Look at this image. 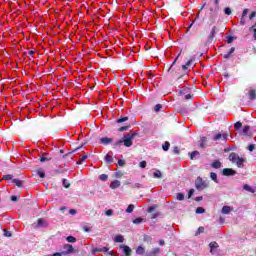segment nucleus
<instances>
[{"instance_id":"1","label":"nucleus","mask_w":256,"mask_h":256,"mask_svg":"<svg viewBox=\"0 0 256 256\" xmlns=\"http://www.w3.org/2000/svg\"><path fill=\"white\" fill-rule=\"evenodd\" d=\"M228 159L231 161V163H234L237 167H239V169H243V167H245V158L239 157V154L235 152L230 153Z\"/></svg>"},{"instance_id":"2","label":"nucleus","mask_w":256,"mask_h":256,"mask_svg":"<svg viewBox=\"0 0 256 256\" xmlns=\"http://www.w3.org/2000/svg\"><path fill=\"white\" fill-rule=\"evenodd\" d=\"M139 135V132H129L128 134H125L121 139H122V144L126 147H132L133 146V140L135 137Z\"/></svg>"},{"instance_id":"3","label":"nucleus","mask_w":256,"mask_h":256,"mask_svg":"<svg viewBox=\"0 0 256 256\" xmlns=\"http://www.w3.org/2000/svg\"><path fill=\"white\" fill-rule=\"evenodd\" d=\"M195 187L198 191H203V189H207L208 185L205 181H203V178L197 177L195 181Z\"/></svg>"},{"instance_id":"4","label":"nucleus","mask_w":256,"mask_h":256,"mask_svg":"<svg viewBox=\"0 0 256 256\" xmlns=\"http://www.w3.org/2000/svg\"><path fill=\"white\" fill-rule=\"evenodd\" d=\"M63 249H64V251H62V253L64 255H69L70 253H75V248H73V245H71V244H65L63 246Z\"/></svg>"},{"instance_id":"5","label":"nucleus","mask_w":256,"mask_h":256,"mask_svg":"<svg viewBox=\"0 0 256 256\" xmlns=\"http://www.w3.org/2000/svg\"><path fill=\"white\" fill-rule=\"evenodd\" d=\"M222 175H224V177H231L233 175H237V171L233 170L232 168H224Z\"/></svg>"},{"instance_id":"6","label":"nucleus","mask_w":256,"mask_h":256,"mask_svg":"<svg viewBox=\"0 0 256 256\" xmlns=\"http://www.w3.org/2000/svg\"><path fill=\"white\" fill-rule=\"evenodd\" d=\"M215 35H217V26H214L210 32V34L208 35V42L211 43V41H213V39H215Z\"/></svg>"},{"instance_id":"7","label":"nucleus","mask_w":256,"mask_h":256,"mask_svg":"<svg viewBox=\"0 0 256 256\" xmlns=\"http://www.w3.org/2000/svg\"><path fill=\"white\" fill-rule=\"evenodd\" d=\"M120 248L123 249V253L125 256H131V253H132L131 247L127 245H121Z\"/></svg>"},{"instance_id":"8","label":"nucleus","mask_w":256,"mask_h":256,"mask_svg":"<svg viewBox=\"0 0 256 256\" xmlns=\"http://www.w3.org/2000/svg\"><path fill=\"white\" fill-rule=\"evenodd\" d=\"M100 143L102 145H109V144L113 143V138H109V137L100 138Z\"/></svg>"},{"instance_id":"9","label":"nucleus","mask_w":256,"mask_h":256,"mask_svg":"<svg viewBox=\"0 0 256 256\" xmlns=\"http://www.w3.org/2000/svg\"><path fill=\"white\" fill-rule=\"evenodd\" d=\"M34 229H39V227H45V220L39 218L36 224H33Z\"/></svg>"},{"instance_id":"10","label":"nucleus","mask_w":256,"mask_h":256,"mask_svg":"<svg viewBox=\"0 0 256 256\" xmlns=\"http://www.w3.org/2000/svg\"><path fill=\"white\" fill-rule=\"evenodd\" d=\"M234 53H235V47H232V48L229 49L228 52H226V53L223 55V58H224V59H230Z\"/></svg>"},{"instance_id":"11","label":"nucleus","mask_w":256,"mask_h":256,"mask_svg":"<svg viewBox=\"0 0 256 256\" xmlns=\"http://www.w3.org/2000/svg\"><path fill=\"white\" fill-rule=\"evenodd\" d=\"M220 139L227 141V134H216L213 138V141H219Z\"/></svg>"},{"instance_id":"12","label":"nucleus","mask_w":256,"mask_h":256,"mask_svg":"<svg viewBox=\"0 0 256 256\" xmlns=\"http://www.w3.org/2000/svg\"><path fill=\"white\" fill-rule=\"evenodd\" d=\"M109 251L108 247H102V248H94L92 250L93 255H95V253H99V252H104L107 253Z\"/></svg>"},{"instance_id":"13","label":"nucleus","mask_w":256,"mask_h":256,"mask_svg":"<svg viewBox=\"0 0 256 256\" xmlns=\"http://www.w3.org/2000/svg\"><path fill=\"white\" fill-rule=\"evenodd\" d=\"M233 211V208L231 206H223L222 207V213L223 215H229Z\"/></svg>"},{"instance_id":"14","label":"nucleus","mask_w":256,"mask_h":256,"mask_svg":"<svg viewBox=\"0 0 256 256\" xmlns=\"http://www.w3.org/2000/svg\"><path fill=\"white\" fill-rule=\"evenodd\" d=\"M256 99V90L255 89H251L249 91V100L250 101H255Z\"/></svg>"},{"instance_id":"15","label":"nucleus","mask_w":256,"mask_h":256,"mask_svg":"<svg viewBox=\"0 0 256 256\" xmlns=\"http://www.w3.org/2000/svg\"><path fill=\"white\" fill-rule=\"evenodd\" d=\"M110 187L112 189H118V187H121V182L119 180H115L111 182Z\"/></svg>"},{"instance_id":"16","label":"nucleus","mask_w":256,"mask_h":256,"mask_svg":"<svg viewBox=\"0 0 256 256\" xmlns=\"http://www.w3.org/2000/svg\"><path fill=\"white\" fill-rule=\"evenodd\" d=\"M211 167L213 169H221V161L219 160H216L214 162L211 163Z\"/></svg>"},{"instance_id":"17","label":"nucleus","mask_w":256,"mask_h":256,"mask_svg":"<svg viewBox=\"0 0 256 256\" xmlns=\"http://www.w3.org/2000/svg\"><path fill=\"white\" fill-rule=\"evenodd\" d=\"M136 254H137V255H145V248L142 247V246H138V247L136 248Z\"/></svg>"},{"instance_id":"18","label":"nucleus","mask_w":256,"mask_h":256,"mask_svg":"<svg viewBox=\"0 0 256 256\" xmlns=\"http://www.w3.org/2000/svg\"><path fill=\"white\" fill-rule=\"evenodd\" d=\"M209 247H210V251H211V253H213V251H214V249H218L219 248V244L217 243V242H211L210 244H209Z\"/></svg>"},{"instance_id":"19","label":"nucleus","mask_w":256,"mask_h":256,"mask_svg":"<svg viewBox=\"0 0 256 256\" xmlns=\"http://www.w3.org/2000/svg\"><path fill=\"white\" fill-rule=\"evenodd\" d=\"M161 250L159 249V248H154V250L153 251H151V252H149L148 254H147V256H157V255H159V252H160Z\"/></svg>"},{"instance_id":"20","label":"nucleus","mask_w":256,"mask_h":256,"mask_svg":"<svg viewBox=\"0 0 256 256\" xmlns=\"http://www.w3.org/2000/svg\"><path fill=\"white\" fill-rule=\"evenodd\" d=\"M12 183H14L16 185V187H23V181L19 180V179H12Z\"/></svg>"},{"instance_id":"21","label":"nucleus","mask_w":256,"mask_h":256,"mask_svg":"<svg viewBox=\"0 0 256 256\" xmlns=\"http://www.w3.org/2000/svg\"><path fill=\"white\" fill-rule=\"evenodd\" d=\"M243 189L245 191H248V193H255V189H253L251 186H249L248 184H244Z\"/></svg>"},{"instance_id":"22","label":"nucleus","mask_w":256,"mask_h":256,"mask_svg":"<svg viewBox=\"0 0 256 256\" xmlns=\"http://www.w3.org/2000/svg\"><path fill=\"white\" fill-rule=\"evenodd\" d=\"M36 173L41 179H45V171H43L42 168L37 169Z\"/></svg>"},{"instance_id":"23","label":"nucleus","mask_w":256,"mask_h":256,"mask_svg":"<svg viewBox=\"0 0 256 256\" xmlns=\"http://www.w3.org/2000/svg\"><path fill=\"white\" fill-rule=\"evenodd\" d=\"M134 225H141V223H145V219L139 217L133 220Z\"/></svg>"},{"instance_id":"24","label":"nucleus","mask_w":256,"mask_h":256,"mask_svg":"<svg viewBox=\"0 0 256 256\" xmlns=\"http://www.w3.org/2000/svg\"><path fill=\"white\" fill-rule=\"evenodd\" d=\"M104 159H105L106 163H108V165H111V163H113V156H111L109 154H107Z\"/></svg>"},{"instance_id":"25","label":"nucleus","mask_w":256,"mask_h":256,"mask_svg":"<svg viewBox=\"0 0 256 256\" xmlns=\"http://www.w3.org/2000/svg\"><path fill=\"white\" fill-rule=\"evenodd\" d=\"M153 177L155 179H161V177H163V174L159 171V170H156L154 173H153Z\"/></svg>"},{"instance_id":"26","label":"nucleus","mask_w":256,"mask_h":256,"mask_svg":"<svg viewBox=\"0 0 256 256\" xmlns=\"http://www.w3.org/2000/svg\"><path fill=\"white\" fill-rule=\"evenodd\" d=\"M171 147V143H169V141H166L163 145H162V149L163 151H169V148Z\"/></svg>"},{"instance_id":"27","label":"nucleus","mask_w":256,"mask_h":256,"mask_svg":"<svg viewBox=\"0 0 256 256\" xmlns=\"http://www.w3.org/2000/svg\"><path fill=\"white\" fill-rule=\"evenodd\" d=\"M201 233H205V227H203V226H200V227L198 228V230H197L196 233H195V237L201 235Z\"/></svg>"},{"instance_id":"28","label":"nucleus","mask_w":256,"mask_h":256,"mask_svg":"<svg viewBox=\"0 0 256 256\" xmlns=\"http://www.w3.org/2000/svg\"><path fill=\"white\" fill-rule=\"evenodd\" d=\"M251 129V127L249 126H244L241 132V135H247L249 133V130Z\"/></svg>"},{"instance_id":"29","label":"nucleus","mask_w":256,"mask_h":256,"mask_svg":"<svg viewBox=\"0 0 256 256\" xmlns=\"http://www.w3.org/2000/svg\"><path fill=\"white\" fill-rule=\"evenodd\" d=\"M123 241H125V238H123L122 235H117V236L115 237V242H116V243H123Z\"/></svg>"},{"instance_id":"30","label":"nucleus","mask_w":256,"mask_h":256,"mask_svg":"<svg viewBox=\"0 0 256 256\" xmlns=\"http://www.w3.org/2000/svg\"><path fill=\"white\" fill-rule=\"evenodd\" d=\"M66 241H68V243H76L77 242V238H75L74 236H68L66 238Z\"/></svg>"},{"instance_id":"31","label":"nucleus","mask_w":256,"mask_h":256,"mask_svg":"<svg viewBox=\"0 0 256 256\" xmlns=\"http://www.w3.org/2000/svg\"><path fill=\"white\" fill-rule=\"evenodd\" d=\"M180 56H181V53H179L178 56L175 58V60L172 62L171 66L168 69V73H171V69H173V65L177 63V59H179Z\"/></svg>"},{"instance_id":"32","label":"nucleus","mask_w":256,"mask_h":256,"mask_svg":"<svg viewBox=\"0 0 256 256\" xmlns=\"http://www.w3.org/2000/svg\"><path fill=\"white\" fill-rule=\"evenodd\" d=\"M210 178H211L212 181H214L215 183H218L217 174H216L215 172H211V173H210Z\"/></svg>"},{"instance_id":"33","label":"nucleus","mask_w":256,"mask_h":256,"mask_svg":"<svg viewBox=\"0 0 256 256\" xmlns=\"http://www.w3.org/2000/svg\"><path fill=\"white\" fill-rule=\"evenodd\" d=\"M243 127V124L241 123V122H236L235 124H234V129L236 130V131H239V129H241Z\"/></svg>"},{"instance_id":"34","label":"nucleus","mask_w":256,"mask_h":256,"mask_svg":"<svg viewBox=\"0 0 256 256\" xmlns=\"http://www.w3.org/2000/svg\"><path fill=\"white\" fill-rule=\"evenodd\" d=\"M129 127H131V125H127V126H122L118 129V131L120 133H123V131H129Z\"/></svg>"},{"instance_id":"35","label":"nucleus","mask_w":256,"mask_h":256,"mask_svg":"<svg viewBox=\"0 0 256 256\" xmlns=\"http://www.w3.org/2000/svg\"><path fill=\"white\" fill-rule=\"evenodd\" d=\"M197 155H199V151H193L190 153V159L191 161H193V159H195V157H197Z\"/></svg>"},{"instance_id":"36","label":"nucleus","mask_w":256,"mask_h":256,"mask_svg":"<svg viewBox=\"0 0 256 256\" xmlns=\"http://www.w3.org/2000/svg\"><path fill=\"white\" fill-rule=\"evenodd\" d=\"M86 160H87V155L80 157V159L77 161V165H81Z\"/></svg>"},{"instance_id":"37","label":"nucleus","mask_w":256,"mask_h":256,"mask_svg":"<svg viewBox=\"0 0 256 256\" xmlns=\"http://www.w3.org/2000/svg\"><path fill=\"white\" fill-rule=\"evenodd\" d=\"M135 209V205L130 204L126 209V213H131Z\"/></svg>"},{"instance_id":"38","label":"nucleus","mask_w":256,"mask_h":256,"mask_svg":"<svg viewBox=\"0 0 256 256\" xmlns=\"http://www.w3.org/2000/svg\"><path fill=\"white\" fill-rule=\"evenodd\" d=\"M100 181H107L109 179V176L107 174H101L99 176Z\"/></svg>"},{"instance_id":"39","label":"nucleus","mask_w":256,"mask_h":256,"mask_svg":"<svg viewBox=\"0 0 256 256\" xmlns=\"http://www.w3.org/2000/svg\"><path fill=\"white\" fill-rule=\"evenodd\" d=\"M125 121H129V117L125 116L123 118H120L116 120V123H125Z\"/></svg>"},{"instance_id":"40","label":"nucleus","mask_w":256,"mask_h":256,"mask_svg":"<svg viewBox=\"0 0 256 256\" xmlns=\"http://www.w3.org/2000/svg\"><path fill=\"white\" fill-rule=\"evenodd\" d=\"M161 109H163V105H161V104H156L154 107V111H156V113H159V111H161Z\"/></svg>"},{"instance_id":"41","label":"nucleus","mask_w":256,"mask_h":256,"mask_svg":"<svg viewBox=\"0 0 256 256\" xmlns=\"http://www.w3.org/2000/svg\"><path fill=\"white\" fill-rule=\"evenodd\" d=\"M177 200H178V201H184V200H185V194H183V193H178V194H177Z\"/></svg>"},{"instance_id":"42","label":"nucleus","mask_w":256,"mask_h":256,"mask_svg":"<svg viewBox=\"0 0 256 256\" xmlns=\"http://www.w3.org/2000/svg\"><path fill=\"white\" fill-rule=\"evenodd\" d=\"M206 141H207V138H205V137H203V138L201 139V142H200V147H201V149H205V143H206Z\"/></svg>"},{"instance_id":"43","label":"nucleus","mask_w":256,"mask_h":256,"mask_svg":"<svg viewBox=\"0 0 256 256\" xmlns=\"http://www.w3.org/2000/svg\"><path fill=\"white\" fill-rule=\"evenodd\" d=\"M196 213H197L198 215H202V213H205V210H204L203 207H198V208H196Z\"/></svg>"},{"instance_id":"44","label":"nucleus","mask_w":256,"mask_h":256,"mask_svg":"<svg viewBox=\"0 0 256 256\" xmlns=\"http://www.w3.org/2000/svg\"><path fill=\"white\" fill-rule=\"evenodd\" d=\"M63 187H65V189H69V187H71V184L67 182V179H63Z\"/></svg>"},{"instance_id":"45","label":"nucleus","mask_w":256,"mask_h":256,"mask_svg":"<svg viewBox=\"0 0 256 256\" xmlns=\"http://www.w3.org/2000/svg\"><path fill=\"white\" fill-rule=\"evenodd\" d=\"M3 179H4L5 181H11V179H13V175H11V174L4 175V176H3Z\"/></svg>"},{"instance_id":"46","label":"nucleus","mask_w":256,"mask_h":256,"mask_svg":"<svg viewBox=\"0 0 256 256\" xmlns=\"http://www.w3.org/2000/svg\"><path fill=\"white\" fill-rule=\"evenodd\" d=\"M172 152H173L174 155H179V153H180L179 147L175 146L173 148Z\"/></svg>"},{"instance_id":"47","label":"nucleus","mask_w":256,"mask_h":256,"mask_svg":"<svg viewBox=\"0 0 256 256\" xmlns=\"http://www.w3.org/2000/svg\"><path fill=\"white\" fill-rule=\"evenodd\" d=\"M139 167H141L142 169H145V167H147V161L143 160L140 162Z\"/></svg>"},{"instance_id":"48","label":"nucleus","mask_w":256,"mask_h":256,"mask_svg":"<svg viewBox=\"0 0 256 256\" xmlns=\"http://www.w3.org/2000/svg\"><path fill=\"white\" fill-rule=\"evenodd\" d=\"M121 145H123V140H122V138H121L119 141H117V142L114 143V147H121Z\"/></svg>"},{"instance_id":"49","label":"nucleus","mask_w":256,"mask_h":256,"mask_svg":"<svg viewBox=\"0 0 256 256\" xmlns=\"http://www.w3.org/2000/svg\"><path fill=\"white\" fill-rule=\"evenodd\" d=\"M249 31H250V32L253 31V33H254L253 38H254V40L256 41V28L250 27V28H249Z\"/></svg>"},{"instance_id":"50","label":"nucleus","mask_w":256,"mask_h":256,"mask_svg":"<svg viewBox=\"0 0 256 256\" xmlns=\"http://www.w3.org/2000/svg\"><path fill=\"white\" fill-rule=\"evenodd\" d=\"M233 41H235V37H233V36H228V38H227V43H228V44H231V43H233Z\"/></svg>"},{"instance_id":"51","label":"nucleus","mask_w":256,"mask_h":256,"mask_svg":"<svg viewBox=\"0 0 256 256\" xmlns=\"http://www.w3.org/2000/svg\"><path fill=\"white\" fill-rule=\"evenodd\" d=\"M142 187L141 183H135L132 185V189H140Z\"/></svg>"},{"instance_id":"52","label":"nucleus","mask_w":256,"mask_h":256,"mask_svg":"<svg viewBox=\"0 0 256 256\" xmlns=\"http://www.w3.org/2000/svg\"><path fill=\"white\" fill-rule=\"evenodd\" d=\"M193 193H195V189H190L188 192V198L191 199V197H193Z\"/></svg>"},{"instance_id":"53","label":"nucleus","mask_w":256,"mask_h":256,"mask_svg":"<svg viewBox=\"0 0 256 256\" xmlns=\"http://www.w3.org/2000/svg\"><path fill=\"white\" fill-rule=\"evenodd\" d=\"M224 13H225V15H231V8L226 7V8L224 9Z\"/></svg>"},{"instance_id":"54","label":"nucleus","mask_w":256,"mask_h":256,"mask_svg":"<svg viewBox=\"0 0 256 256\" xmlns=\"http://www.w3.org/2000/svg\"><path fill=\"white\" fill-rule=\"evenodd\" d=\"M119 167H125V160H118Z\"/></svg>"},{"instance_id":"55","label":"nucleus","mask_w":256,"mask_h":256,"mask_svg":"<svg viewBox=\"0 0 256 256\" xmlns=\"http://www.w3.org/2000/svg\"><path fill=\"white\" fill-rule=\"evenodd\" d=\"M105 215H107V217H111V215H113V210L109 209L105 212Z\"/></svg>"},{"instance_id":"56","label":"nucleus","mask_w":256,"mask_h":256,"mask_svg":"<svg viewBox=\"0 0 256 256\" xmlns=\"http://www.w3.org/2000/svg\"><path fill=\"white\" fill-rule=\"evenodd\" d=\"M155 209H157V206H150L148 208V213H153V211H155Z\"/></svg>"},{"instance_id":"57","label":"nucleus","mask_w":256,"mask_h":256,"mask_svg":"<svg viewBox=\"0 0 256 256\" xmlns=\"http://www.w3.org/2000/svg\"><path fill=\"white\" fill-rule=\"evenodd\" d=\"M40 161H41V163H45V161H51V158L41 157Z\"/></svg>"},{"instance_id":"58","label":"nucleus","mask_w":256,"mask_h":256,"mask_svg":"<svg viewBox=\"0 0 256 256\" xmlns=\"http://www.w3.org/2000/svg\"><path fill=\"white\" fill-rule=\"evenodd\" d=\"M10 199L11 201H13V203L19 201V198L17 196H11Z\"/></svg>"},{"instance_id":"59","label":"nucleus","mask_w":256,"mask_h":256,"mask_svg":"<svg viewBox=\"0 0 256 256\" xmlns=\"http://www.w3.org/2000/svg\"><path fill=\"white\" fill-rule=\"evenodd\" d=\"M247 13H249V9L245 8L242 13V17H247Z\"/></svg>"},{"instance_id":"60","label":"nucleus","mask_w":256,"mask_h":256,"mask_svg":"<svg viewBox=\"0 0 256 256\" xmlns=\"http://www.w3.org/2000/svg\"><path fill=\"white\" fill-rule=\"evenodd\" d=\"M248 151H255V145L250 144V145L248 146Z\"/></svg>"},{"instance_id":"61","label":"nucleus","mask_w":256,"mask_h":256,"mask_svg":"<svg viewBox=\"0 0 256 256\" xmlns=\"http://www.w3.org/2000/svg\"><path fill=\"white\" fill-rule=\"evenodd\" d=\"M254 17H256V12H255V11L252 12V13L249 15L250 21H251Z\"/></svg>"},{"instance_id":"62","label":"nucleus","mask_w":256,"mask_h":256,"mask_svg":"<svg viewBox=\"0 0 256 256\" xmlns=\"http://www.w3.org/2000/svg\"><path fill=\"white\" fill-rule=\"evenodd\" d=\"M5 237H11V232L4 230Z\"/></svg>"},{"instance_id":"63","label":"nucleus","mask_w":256,"mask_h":256,"mask_svg":"<svg viewBox=\"0 0 256 256\" xmlns=\"http://www.w3.org/2000/svg\"><path fill=\"white\" fill-rule=\"evenodd\" d=\"M65 255L63 252H56L52 256H63Z\"/></svg>"},{"instance_id":"64","label":"nucleus","mask_w":256,"mask_h":256,"mask_svg":"<svg viewBox=\"0 0 256 256\" xmlns=\"http://www.w3.org/2000/svg\"><path fill=\"white\" fill-rule=\"evenodd\" d=\"M240 25H245V17H241V19H240Z\"/></svg>"}]
</instances>
